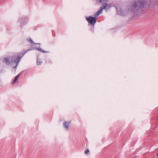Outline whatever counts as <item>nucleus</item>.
<instances>
[{"label":"nucleus","instance_id":"f257e3e1","mask_svg":"<svg viewBox=\"0 0 158 158\" xmlns=\"http://www.w3.org/2000/svg\"><path fill=\"white\" fill-rule=\"evenodd\" d=\"M146 4V2L144 1L139 0L138 1L135 2L133 4L131 10L135 13H137L139 9L144 8Z\"/></svg>","mask_w":158,"mask_h":158},{"label":"nucleus","instance_id":"f03ea898","mask_svg":"<svg viewBox=\"0 0 158 158\" xmlns=\"http://www.w3.org/2000/svg\"><path fill=\"white\" fill-rule=\"evenodd\" d=\"M31 49H29L28 50H25L23 51L22 52L20 53H19V56L17 58L15 59L14 60L13 62L16 63V64L15 66H14L13 68H15L17 66V65L18 63L19 62V61L20 60V59L22 58V57L27 52H28L29 51L31 50Z\"/></svg>","mask_w":158,"mask_h":158},{"label":"nucleus","instance_id":"7ed1b4c3","mask_svg":"<svg viewBox=\"0 0 158 158\" xmlns=\"http://www.w3.org/2000/svg\"><path fill=\"white\" fill-rule=\"evenodd\" d=\"M86 20L88 22L90 23L91 25L94 26V24L96 22V18L95 17H93L92 16H89L88 17H86Z\"/></svg>","mask_w":158,"mask_h":158},{"label":"nucleus","instance_id":"20e7f679","mask_svg":"<svg viewBox=\"0 0 158 158\" xmlns=\"http://www.w3.org/2000/svg\"><path fill=\"white\" fill-rule=\"evenodd\" d=\"M15 59L14 56L6 57L4 58L5 62L6 64H10V63H13L14 60Z\"/></svg>","mask_w":158,"mask_h":158},{"label":"nucleus","instance_id":"39448f33","mask_svg":"<svg viewBox=\"0 0 158 158\" xmlns=\"http://www.w3.org/2000/svg\"><path fill=\"white\" fill-rule=\"evenodd\" d=\"M19 21L21 23L20 25H21L22 24H24L26 22V18L25 17H20L19 19Z\"/></svg>","mask_w":158,"mask_h":158},{"label":"nucleus","instance_id":"423d86ee","mask_svg":"<svg viewBox=\"0 0 158 158\" xmlns=\"http://www.w3.org/2000/svg\"><path fill=\"white\" fill-rule=\"evenodd\" d=\"M71 123V122H65L63 124V126L66 129V130L68 131L69 129V124Z\"/></svg>","mask_w":158,"mask_h":158},{"label":"nucleus","instance_id":"0eeeda50","mask_svg":"<svg viewBox=\"0 0 158 158\" xmlns=\"http://www.w3.org/2000/svg\"><path fill=\"white\" fill-rule=\"evenodd\" d=\"M22 73V72H21L19 74H18L17 76H16L15 77L14 80H13V81L12 82V84L13 85L15 83L16 81L17 80L18 78L20 76L21 74Z\"/></svg>","mask_w":158,"mask_h":158},{"label":"nucleus","instance_id":"6e6552de","mask_svg":"<svg viewBox=\"0 0 158 158\" xmlns=\"http://www.w3.org/2000/svg\"><path fill=\"white\" fill-rule=\"evenodd\" d=\"M106 4H103L102 6L100 8L99 10L98 11H99L100 13L102 11V10L104 9H106Z\"/></svg>","mask_w":158,"mask_h":158},{"label":"nucleus","instance_id":"1a4fd4ad","mask_svg":"<svg viewBox=\"0 0 158 158\" xmlns=\"http://www.w3.org/2000/svg\"><path fill=\"white\" fill-rule=\"evenodd\" d=\"M36 49L38 51H40L41 52L44 53L49 52H47V51H46L44 50L43 49H41V48H36Z\"/></svg>","mask_w":158,"mask_h":158},{"label":"nucleus","instance_id":"9d476101","mask_svg":"<svg viewBox=\"0 0 158 158\" xmlns=\"http://www.w3.org/2000/svg\"><path fill=\"white\" fill-rule=\"evenodd\" d=\"M106 4V9H105L106 10L109 9L110 8L111 6L110 5V4H107L106 3H104L103 4Z\"/></svg>","mask_w":158,"mask_h":158},{"label":"nucleus","instance_id":"9b49d317","mask_svg":"<svg viewBox=\"0 0 158 158\" xmlns=\"http://www.w3.org/2000/svg\"><path fill=\"white\" fill-rule=\"evenodd\" d=\"M42 63V61L41 60H40L39 59H37V64L38 65H40Z\"/></svg>","mask_w":158,"mask_h":158},{"label":"nucleus","instance_id":"f8f14e48","mask_svg":"<svg viewBox=\"0 0 158 158\" xmlns=\"http://www.w3.org/2000/svg\"><path fill=\"white\" fill-rule=\"evenodd\" d=\"M101 13L99 11H98L94 15V17H98L100 14Z\"/></svg>","mask_w":158,"mask_h":158},{"label":"nucleus","instance_id":"ddd939ff","mask_svg":"<svg viewBox=\"0 0 158 158\" xmlns=\"http://www.w3.org/2000/svg\"><path fill=\"white\" fill-rule=\"evenodd\" d=\"M28 42H29L31 44H33L34 43V42L32 41V40L30 38H29L28 39ZM34 44H35L34 43Z\"/></svg>","mask_w":158,"mask_h":158},{"label":"nucleus","instance_id":"4468645a","mask_svg":"<svg viewBox=\"0 0 158 158\" xmlns=\"http://www.w3.org/2000/svg\"><path fill=\"white\" fill-rule=\"evenodd\" d=\"M89 152V150L87 149L86 151H85L84 152L85 154H87Z\"/></svg>","mask_w":158,"mask_h":158},{"label":"nucleus","instance_id":"2eb2a0df","mask_svg":"<svg viewBox=\"0 0 158 158\" xmlns=\"http://www.w3.org/2000/svg\"><path fill=\"white\" fill-rule=\"evenodd\" d=\"M6 30L7 31H9V28H7Z\"/></svg>","mask_w":158,"mask_h":158},{"label":"nucleus","instance_id":"dca6fc26","mask_svg":"<svg viewBox=\"0 0 158 158\" xmlns=\"http://www.w3.org/2000/svg\"><path fill=\"white\" fill-rule=\"evenodd\" d=\"M156 156H157V157L158 158V153H157V154H156Z\"/></svg>","mask_w":158,"mask_h":158},{"label":"nucleus","instance_id":"f3484780","mask_svg":"<svg viewBox=\"0 0 158 158\" xmlns=\"http://www.w3.org/2000/svg\"><path fill=\"white\" fill-rule=\"evenodd\" d=\"M49 62L51 63H52V62L51 61H49Z\"/></svg>","mask_w":158,"mask_h":158},{"label":"nucleus","instance_id":"a211bd4d","mask_svg":"<svg viewBox=\"0 0 158 158\" xmlns=\"http://www.w3.org/2000/svg\"><path fill=\"white\" fill-rule=\"evenodd\" d=\"M100 2H102L101 0H100Z\"/></svg>","mask_w":158,"mask_h":158}]
</instances>
